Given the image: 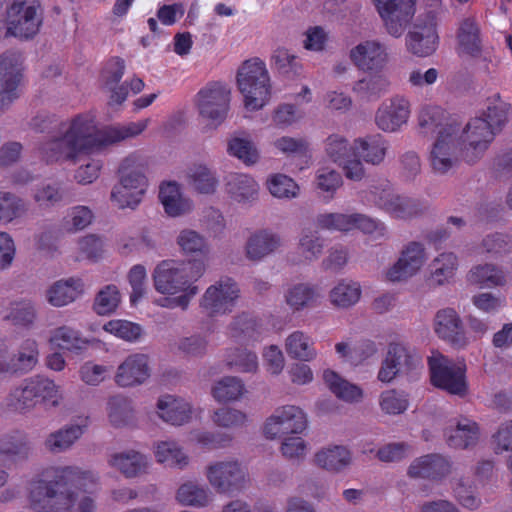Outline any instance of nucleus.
Listing matches in <instances>:
<instances>
[{
  "mask_svg": "<svg viewBox=\"0 0 512 512\" xmlns=\"http://www.w3.org/2000/svg\"><path fill=\"white\" fill-rule=\"evenodd\" d=\"M96 483L93 473L75 466L53 469V479L38 480L30 488V505L36 512H93Z\"/></svg>",
  "mask_w": 512,
  "mask_h": 512,
  "instance_id": "nucleus-1",
  "label": "nucleus"
},
{
  "mask_svg": "<svg viewBox=\"0 0 512 512\" xmlns=\"http://www.w3.org/2000/svg\"><path fill=\"white\" fill-rule=\"evenodd\" d=\"M33 129L47 133L49 139L39 147L47 163L72 160L88 155L96 146V118L94 115H78L66 123H58L54 116H36Z\"/></svg>",
  "mask_w": 512,
  "mask_h": 512,
  "instance_id": "nucleus-2",
  "label": "nucleus"
},
{
  "mask_svg": "<svg viewBox=\"0 0 512 512\" xmlns=\"http://www.w3.org/2000/svg\"><path fill=\"white\" fill-rule=\"evenodd\" d=\"M206 270L202 260L178 261L163 260L157 264L153 272L154 287L157 292L169 295L159 305L168 308H186L191 299L198 293L195 282Z\"/></svg>",
  "mask_w": 512,
  "mask_h": 512,
  "instance_id": "nucleus-3",
  "label": "nucleus"
},
{
  "mask_svg": "<svg viewBox=\"0 0 512 512\" xmlns=\"http://www.w3.org/2000/svg\"><path fill=\"white\" fill-rule=\"evenodd\" d=\"M508 110V104L496 98L487 106L483 117L470 120L462 130L457 127L458 142L467 162L473 163L484 155L506 123Z\"/></svg>",
  "mask_w": 512,
  "mask_h": 512,
  "instance_id": "nucleus-4",
  "label": "nucleus"
},
{
  "mask_svg": "<svg viewBox=\"0 0 512 512\" xmlns=\"http://www.w3.org/2000/svg\"><path fill=\"white\" fill-rule=\"evenodd\" d=\"M237 88L248 112L263 109L271 100V77L263 60L254 57L244 61L236 75Z\"/></svg>",
  "mask_w": 512,
  "mask_h": 512,
  "instance_id": "nucleus-5",
  "label": "nucleus"
},
{
  "mask_svg": "<svg viewBox=\"0 0 512 512\" xmlns=\"http://www.w3.org/2000/svg\"><path fill=\"white\" fill-rule=\"evenodd\" d=\"M148 187L142 163L136 155L126 157L119 167V182L112 190V201L121 209H135Z\"/></svg>",
  "mask_w": 512,
  "mask_h": 512,
  "instance_id": "nucleus-6",
  "label": "nucleus"
},
{
  "mask_svg": "<svg viewBox=\"0 0 512 512\" xmlns=\"http://www.w3.org/2000/svg\"><path fill=\"white\" fill-rule=\"evenodd\" d=\"M421 368L422 358L418 351L403 340H395L387 346L377 378L387 384L398 376L416 373Z\"/></svg>",
  "mask_w": 512,
  "mask_h": 512,
  "instance_id": "nucleus-7",
  "label": "nucleus"
},
{
  "mask_svg": "<svg viewBox=\"0 0 512 512\" xmlns=\"http://www.w3.org/2000/svg\"><path fill=\"white\" fill-rule=\"evenodd\" d=\"M428 363L431 382L435 387L458 396H464L467 393L465 364L455 363L439 352H432Z\"/></svg>",
  "mask_w": 512,
  "mask_h": 512,
  "instance_id": "nucleus-8",
  "label": "nucleus"
},
{
  "mask_svg": "<svg viewBox=\"0 0 512 512\" xmlns=\"http://www.w3.org/2000/svg\"><path fill=\"white\" fill-rule=\"evenodd\" d=\"M308 428V416L303 408L297 405L277 407L265 420L262 432L267 439L281 436L303 435Z\"/></svg>",
  "mask_w": 512,
  "mask_h": 512,
  "instance_id": "nucleus-9",
  "label": "nucleus"
},
{
  "mask_svg": "<svg viewBox=\"0 0 512 512\" xmlns=\"http://www.w3.org/2000/svg\"><path fill=\"white\" fill-rule=\"evenodd\" d=\"M40 4L36 0H13L7 7L6 37L20 39L33 38L42 25V17L38 14Z\"/></svg>",
  "mask_w": 512,
  "mask_h": 512,
  "instance_id": "nucleus-10",
  "label": "nucleus"
},
{
  "mask_svg": "<svg viewBox=\"0 0 512 512\" xmlns=\"http://www.w3.org/2000/svg\"><path fill=\"white\" fill-rule=\"evenodd\" d=\"M231 101L227 85L213 83L201 89L195 98L199 116L209 126L219 125L226 117Z\"/></svg>",
  "mask_w": 512,
  "mask_h": 512,
  "instance_id": "nucleus-11",
  "label": "nucleus"
},
{
  "mask_svg": "<svg viewBox=\"0 0 512 512\" xmlns=\"http://www.w3.org/2000/svg\"><path fill=\"white\" fill-rule=\"evenodd\" d=\"M458 142L457 126H440L432 144L428 161L432 171L438 175L447 174L456 164Z\"/></svg>",
  "mask_w": 512,
  "mask_h": 512,
  "instance_id": "nucleus-12",
  "label": "nucleus"
},
{
  "mask_svg": "<svg viewBox=\"0 0 512 512\" xmlns=\"http://www.w3.org/2000/svg\"><path fill=\"white\" fill-rule=\"evenodd\" d=\"M23 70V56L19 51L8 50L0 56V110L18 98Z\"/></svg>",
  "mask_w": 512,
  "mask_h": 512,
  "instance_id": "nucleus-13",
  "label": "nucleus"
},
{
  "mask_svg": "<svg viewBox=\"0 0 512 512\" xmlns=\"http://www.w3.org/2000/svg\"><path fill=\"white\" fill-rule=\"evenodd\" d=\"M39 360L38 343L34 339L24 340L13 356L8 355V346L0 339V375H23L32 371Z\"/></svg>",
  "mask_w": 512,
  "mask_h": 512,
  "instance_id": "nucleus-14",
  "label": "nucleus"
},
{
  "mask_svg": "<svg viewBox=\"0 0 512 512\" xmlns=\"http://www.w3.org/2000/svg\"><path fill=\"white\" fill-rule=\"evenodd\" d=\"M388 33L399 37L416 11V0H372Z\"/></svg>",
  "mask_w": 512,
  "mask_h": 512,
  "instance_id": "nucleus-15",
  "label": "nucleus"
},
{
  "mask_svg": "<svg viewBox=\"0 0 512 512\" xmlns=\"http://www.w3.org/2000/svg\"><path fill=\"white\" fill-rule=\"evenodd\" d=\"M428 255L420 243H410L402 251L398 261L386 271L391 282H400L418 274L426 265Z\"/></svg>",
  "mask_w": 512,
  "mask_h": 512,
  "instance_id": "nucleus-16",
  "label": "nucleus"
},
{
  "mask_svg": "<svg viewBox=\"0 0 512 512\" xmlns=\"http://www.w3.org/2000/svg\"><path fill=\"white\" fill-rule=\"evenodd\" d=\"M317 221L321 228L341 232L359 229L363 233L373 234L382 230L380 222L359 213H328L320 215Z\"/></svg>",
  "mask_w": 512,
  "mask_h": 512,
  "instance_id": "nucleus-17",
  "label": "nucleus"
},
{
  "mask_svg": "<svg viewBox=\"0 0 512 512\" xmlns=\"http://www.w3.org/2000/svg\"><path fill=\"white\" fill-rule=\"evenodd\" d=\"M239 298V289L236 283L229 279H221L205 291L201 306L210 314L226 313L231 311Z\"/></svg>",
  "mask_w": 512,
  "mask_h": 512,
  "instance_id": "nucleus-18",
  "label": "nucleus"
},
{
  "mask_svg": "<svg viewBox=\"0 0 512 512\" xmlns=\"http://www.w3.org/2000/svg\"><path fill=\"white\" fill-rule=\"evenodd\" d=\"M349 59L360 70L373 71L381 69L388 62L387 48L374 39H366L355 44L349 50Z\"/></svg>",
  "mask_w": 512,
  "mask_h": 512,
  "instance_id": "nucleus-19",
  "label": "nucleus"
},
{
  "mask_svg": "<svg viewBox=\"0 0 512 512\" xmlns=\"http://www.w3.org/2000/svg\"><path fill=\"white\" fill-rule=\"evenodd\" d=\"M410 113L409 101L402 96H395L380 105L375 122L384 132H396L407 124Z\"/></svg>",
  "mask_w": 512,
  "mask_h": 512,
  "instance_id": "nucleus-20",
  "label": "nucleus"
},
{
  "mask_svg": "<svg viewBox=\"0 0 512 512\" xmlns=\"http://www.w3.org/2000/svg\"><path fill=\"white\" fill-rule=\"evenodd\" d=\"M439 45L437 24L434 20L414 26L406 37L407 50L417 57L433 54Z\"/></svg>",
  "mask_w": 512,
  "mask_h": 512,
  "instance_id": "nucleus-21",
  "label": "nucleus"
},
{
  "mask_svg": "<svg viewBox=\"0 0 512 512\" xmlns=\"http://www.w3.org/2000/svg\"><path fill=\"white\" fill-rule=\"evenodd\" d=\"M206 477L219 492H226L245 479V471L237 461L215 462L207 467Z\"/></svg>",
  "mask_w": 512,
  "mask_h": 512,
  "instance_id": "nucleus-22",
  "label": "nucleus"
},
{
  "mask_svg": "<svg viewBox=\"0 0 512 512\" xmlns=\"http://www.w3.org/2000/svg\"><path fill=\"white\" fill-rule=\"evenodd\" d=\"M149 359L144 354L129 355L118 367L116 382L123 387L144 383L150 377Z\"/></svg>",
  "mask_w": 512,
  "mask_h": 512,
  "instance_id": "nucleus-23",
  "label": "nucleus"
},
{
  "mask_svg": "<svg viewBox=\"0 0 512 512\" xmlns=\"http://www.w3.org/2000/svg\"><path fill=\"white\" fill-rule=\"evenodd\" d=\"M89 425L88 417H80L59 430L50 433L45 439V447L52 453H62L70 449L85 433Z\"/></svg>",
  "mask_w": 512,
  "mask_h": 512,
  "instance_id": "nucleus-24",
  "label": "nucleus"
},
{
  "mask_svg": "<svg viewBox=\"0 0 512 512\" xmlns=\"http://www.w3.org/2000/svg\"><path fill=\"white\" fill-rule=\"evenodd\" d=\"M159 200L170 217H180L192 211L193 203L186 197L176 182H166L160 186Z\"/></svg>",
  "mask_w": 512,
  "mask_h": 512,
  "instance_id": "nucleus-25",
  "label": "nucleus"
},
{
  "mask_svg": "<svg viewBox=\"0 0 512 512\" xmlns=\"http://www.w3.org/2000/svg\"><path fill=\"white\" fill-rule=\"evenodd\" d=\"M157 409L160 418L173 425L188 423L194 415L192 406L188 401L172 395L161 397L158 400Z\"/></svg>",
  "mask_w": 512,
  "mask_h": 512,
  "instance_id": "nucleus-26",
  "label": "nucleus"
},
{
  "mask_svg": "<svg viewBox=\"0 0 512 512\" xmlns=\"http://www.w3.org/2000/svg\"><path fill=\"white\" fill-rule=\"evenodd\" d=\"M30 452L29 440L26 433L13 431L0 438V465L26 459Z\"/></svg>",
  "mask_w": 512,
  "mask_h": 512,
  "instance_id": "nucleus-27",
  "label": "nucleus"
},
{
  "mask_svg": "<svg viewBox=\"0 0 512 512\" xmlns=\"http://www.w3.org/2000/svg\"><path fill=\"white\" fill-rule=\"evenodd\" d=\"M450 471L447 460L439 455H426L415 459L408 468L412 478L438 479Z\"/></svg>",
  "mask_w": 512,
  "mask_h": 512,
  "instance_id": "nucleus-28",
  "label": "nucleus"
},
{
  "mask_svg": "<svg viewBox=\"0 0 512 512\" xmlns=\"http://www.w3.org/2000/svg\"><path fill=\"white\" fill-rule=\"evenodd\" d=\"M314 464L329 472H340L352 462L350 451L344 446H327L318 450L313 458Z\"/></svg>",
  "mask_w": 512,
  "mask_h": 512,
  "instance_id": "nucleus-29",
  "label": "nucleus"
},
{
  "mask_svg": "<svg viewBox=\"0 0 512 512\" xmlns=\"http://www.w3.org/2000/svg\"><path fill=\"white\" fill-rule=\"evenodd\" d=\"M362 288L359 282L343 279L337 282L329 292L330 304L341 310L355 306L361 299Z\"/></svg>",
  "mask_w": 512,
  "mask_h": 512,
  "instance_id": "nucleus-30",
  "label": "nucleus"
},
{
  "mask_svg": "<svg viewBox=\"0 0 512 512\" xmlns=\"http://www.w3.org/2000/svg\"><path fill=\"white\" fill-rule=\"evenodd\" d=\"M226 192L238 203H246L256 198L259 185L249 175L233 173L226 177Z\"/></svg>",
  "mask_w": 512,
  "mask_h": 512,
  "instance_id": "nucleus-31",
  "label": "nucleus"
},
{
  "mask_svg": "<svg viewBox=\"0 0 512 512\" xmlns=\"http://www.w3.org/2000/svg\"><path fill=\"white\" fill-rule=\"evenodd\" d=\"M322 378L324 384L337 398L349 403L362 400L363 390L359 386L342 378L335 371L330 369L324 370Z\"/></svg>",
  "mask_w": 512,
  "mask_h": 512,
  "instance_id": "nucleus-32",
  "label": "nucleus"
},
{
  "mask_svg": "<svg viewBox=\"0 0 512 512\" xmlns=\"http://www.w3.org/2000/svg\"><path fill=\"white\" fill-rule=\"evenodd\" d=\"M83 292V284L80 279L70 278L57 281L47 292V298L51 305L62 307L76 300Z\"/></svg>",
  "mask_w": 512,
  "mask_h": 512,
  "instance_id": "nucleus-33",
  "label": "nucleus"
},
{
  "mask_svg": "<svg viewBox=\"0 0 512 512\" xmlns=\"http://www.w3.org/2000/svg\"><path fill=\"white\" fill-rule=\"evenodd\" d=\"M456 49L462 57H473L480 52L479 29L474 20L465 19L460 23Z\"/></svg>",
  "mask_w": 512,
  "mask_h": 512,
  "instance_id": "nucleus-34",
  "label": "nucleus"
},
{
  "mask_svg": "<svg viewBox=\"0 0 512 512\" xmlns=\"http://www.w3.org/2000/svg\"><path fill=\"white\" fill-rule=\"evenodd\" d=\"M281 244L279 236L269 231H258L250 236L246 244V255L251 260L261 259L275 251Z\"/></svg>",
  "mask_w": 512,
  "mask_h": 512,
  "instance_id": "nucleus-35",
  "label": "nucleus"
},
{
  "mask_svg": "<svg viewBox=\"0 0 512 512\" xmlns=\"http://www.w3.org/2000/svg\"><path fill=\"white\" fill-rule=\"evenodd\" d=\"M434 330L443 339L458 341L462 335V326L456 311L450 308L440 310L435 316Z\"/></svg>",
  "mask_w": 512,
  "mask_h": 512,
  "instance_id": "nucleus-36",
  "label": "nucleus"
},
{
  "mask_svg": "<svg viewBox=\"0 0 512 512\" xmlns=\"http://www.w3.org/2000/svg\"><path fill=\"white\" fill-rule=\"evenodd\" d=\"M458 266V258L454 253H441L432 262L431 281L436 285L450 283L456 275Z\"/></svg>",
  "mask_w": 512,
  "mask_h": 512,
  "instance_id": "nucleus-37",
  "label": "nucleus"
},
{
  "mask_svg": "<svg viewBox=\"0 0 512 512\" xmlns=\"http://www.w3.org/2000/svg\"><path fill=\"white\" fill-rule=\"evenodd\" d=\"M187 181L190 188L201 195H212L218 187V180L205 165H194L187 174Z\"/></svg>",
  "mask_w": 512,
  "mask_h": 512,
  "instance_id": "nucleus-38",
  "label": "nucleus"
},
{
  "mask_svg": "<svg viewBox=\"0 0 512 512\" xmlns=\"http://www.w3.org/2000/svg\"><path fill=\"white\" fill-rule=\"evenodd\" d=\"M285 348L291 358L302 361H312L317 355L310 337L300 331H295L287 337Z\"/></svg>",
  "mask_w": 512,
  "mask_h": 512,
  "instance_id": "nucleus-39",
  "label": "nucleus"
},
{
  "mask_svg": "<svg viewBox=\"0 0 512 512\" xmlns=\"http://www.w3.org/2000/svg\"><path fill=\"white\" fill-rule=\"evenodd\" d=\"M50 342L59 349L75 353L85 350L90 343L87 339L82 338L77 331L66 326L57 328L53 332Z\"/></svg>",
  "mask_w": 512,
  "mask_h": 512,
  "instance_id": "nucleus-40",
  "label": "nucleus"
},
{
  "mask_svg": "<svg viewBox=\"0 0 512 512\" xmlns=\"http://www.w3.org/2000/svg\"><path fill=\"white\" fill-rule=\"evenodd\" d=\"M245 393L244 384L236 377H224L216 381L211 388L213 398L220 403L240 399Z\"/></svg>",
  "mask_w": 512,
  "mask_h": 512,
  "instance_id": "nucleus-41",
  "label": "nucleus"
},
{
  "mask_svg": "<svg viewBox=\"0 0 512 512\" xmlns=\"http://www.w3.org/2000/svg\"><path fill=\"white\" fill-rule=\"evenodd\" d=\"M37 403L57 406L60 401L58 387L53 380L37 375L28 379Z\"/></svg>",
  "mask_w": 512,
  "mask_h": 512,
  "instance_id": "nucleus-42",
  "label": "nucleus"
},
{
  "mask_svg": "<svg viewBox=\"0 0 512 512\" xmlns=\"http://www.w3.org/2000/svg\"><path fill=\"white\" fill-rule=\"evenodd\" d=\"M373 164L381 162L386 154V145L379 137L359 138L354 141V155Z\"/></svg>",
  "mask_w": 512,
  "mask_h": 512,
  "instance_id": "nucleus-43",
  "label": "nucleus"
},
{
  "mask_svg": "<svg viewBox=\"0 0 512 512\" xmlns=\"http://www.w3.org/2000/svg\"><path fill=\"white\" fill-rule=\"evenodd\" d=\"M154 455L159 463L167 466L182 467L187 465L188 457L182 449L171 441H162L156 444Z\"/></svg>",
  "mask_w": 512,
  "mask_h": 512,
  "instance_id": "nucleus-44",
  "label": "nucleus"
},
{
  "mask_svg": "<svg viewBox=\"0 0 512 512\" xmlns=\"http://www.w3.org/2000/svg\"><path fill=\"white\" fill-rule=\"evenodd\" d=\"M448 438L451 446L466 448L476 442L478 438V426L469 419H461Z\"/></svg>",
  "mask_w": 512,
  "mask_h": 512,
  "instance_id": "nucleus-45",
  "label": "nucleus"
},
{
  "mask_svg": "<svg viewBox=\"0 0 512 512\" xmlns=\"http://www.w3.org/2000/svg\"><path fill=\"white\" fill-rule=\"evenodd\" d=\"M326 160L341 165L349 156L354 155V142L349 144L340 135H332L327 138L325 145Z\"/></svg>",
  "mask_w": 512,
  "mask_h": 512,
  "instance_id": "nucleus-46",
  "label": "nucleus"
},
{
  "mask_svg": "<svg viewBox=\"0 0 512 512\" xmlns=\"http://www.w3.org/2000/svg\"><path fill=\"white\" fill-rule=\"evenodd\" d=\"M13 325L29 328L36 319V311L31 301L23 300L11 303L10 311L4 316Z\"/></svg>",
  "mask_w": 512,
  "mask_h": 512,
  "instance_id": "nucleus-47",
  "label": "nucleus"
},
{
  "mask_svg": "<svg viewBox=\"0 0 512 512\" xmlns=\"http://www.w3.org/2000/svg\"><path fill=\"white\" fill-rule=\"evenodd\" d=\"M177 245L185 255H205L208 253V244L204 237L191 229L180 231L176 239Z\"/></svg>",
  "mask_w": 512,
  "mask_h": 512,
  "instance_id": "nucleus-48",
  "label": "nucleus"
},
{
  "mask_svg": "<svg viewBox=\"0 0 512 512\" xmlns=\"http://www.w3.org/2000/svg\"><path fill=\"white\" fill-rule=\"evenodd\" d=\"M468 281L475 285L490 287L503 284L504 276L492 265H478L470 270Z\"/></svg>",
  "mask_w": 512,
  "mask_h": 512,
  "instance_id": "nucleus-49",
  "label": "nucleus"
},
{
  "mask_svg": "<svg viewBox=\"0 0 512 512\" xmlns=\"http://www.w3.org/2000/svg\"><path fill=\"white\" fill-rule=\"evenodd\" d=\"M269 192L277 198H294L299 193V187L295 181L283 174H274L267 179Z\"/></svg>",
  "mask_w": 512,
  "mask_h": 512,
  "instance_id": "nucleus-50",
  "label": "nucleus"
},
{
  "mask_svg": "<svg viewBox=\"0 0 512 512\" xmlns=\"http://www.w3.org/2000/svg\"><path fill=\"white\" fill-rule=\"evenodd\" d=\"M103 330L126 341H135L142 335V328L138 324L123 319L108 321L103 325Z\"/></svg>",
  "mask_w": 512,
  "mask_h": 512,
  "instance_id": "nucleus-51",
  "label": "nucleus"
},
{
  "mask_svg": "<svg viewBox=\"0 0 512 512\" xmlns=\"http://www.w3.org/2000/svg\"><path fill=\"white\" fill-rule=\"evenodd\" d=\"M388 82L380 76H370L359 80L353 86V92L361 99L369 100L379 97L386 91Z\"/></svg>",
  "mask_w": 512,
  "mask_h": 512,
  "instance_id": "nucleus-52",
  "label": "nucleus"
},
{
  "mask_svg": "<svg viewBox=\"0 0 512 512\" xmlns=\"http://www.w3.org/2000/svg\"><path fill=\"white\" fill-rule=\"evenodd\" d=\"M379 405L385 414L398 415L407 410L408 400L403 393L389 389L381 393Z\"/></svg>",
  "mask_w": 512,
  "mask_h": 512,
  "instance_id": "nucleus-53",
  "label": "nucleus"
},
{
  "mask_svg": "<svg viewBox=\"0 0 512 512\" xmlns=\"http://www.w3.org/2000/svg\"><path fill=\"white\" fill-rule=\"evenodd\" d=\"M229 153L246 165L255 164L259 159V153L255 145L245 138H233L228 145Z\"/></svg>",
  "mask_w": 512,
  "mask_h": 512,
  "instance_id": "nucleus-54",
  "label": "nucleus"
},
{
  "mask_svg": "<svg viewBox=\"0 0 512 512\" xmlns=\"http://www.w3.org/2000/svg\"><path fill=\"white\" fill-rule=\"evenodd\" d=\"M315 299V293L307 285L297 284L287 289L285 300L293 310H300L311 304Z\"/></svg>",
  "mask_w": 512,
  "mask_h": 512,
  "instance_id": "nucleus-55",
  "label": "nucleus"
},
{
  "mask_svg": "<svg viewBox=\"0 0 512 512\" xmlns=\"http://www.w3.org/2000/svg\"><path fill=\"white\" fill-rule=\"evenodd\" d=\"M112 464L127 476L136 475L146 464L144 457L137 452L114 456Z\"/></svg>",
  "mask_w": 512,
  "mask_h": 512,
  "instance_id": "nucleus-56",
  "label": "nucleus"
},
{
  "mask_svg": "<svg viewBox=\"0 0 512 512\" xmlns=\"http://www.w3.org/2000/svg\"><path fill=\"white\" fill-rule=\"evenodd\" d=\"M128 281L132 292L130 302L137 305L146 294L147 271L142 265L133 266L128 273Z\"/></svg>",
  "mask_w": 512,
  "mask_h": 512,
  "instance_id": "nucleus-57",
  "label": "nucleus"
},
{
  "mask_svg": "<svg viewBox=\"0 0 512 512\" xmlns=\"http://www.w3.org/2000/svg\"><path fill=\"white\" fill-rule=\"evenodd\" d=\"M9 400L10 405L19 411L33 408L37 404L35 394L31 389L28 379L24 381L22 386L11 391Z\"/></svg>",
  "mask_w": 512,
  "mask_h": 512,
  "instance_id": "nucleus-58",
  "label": "nucleus"
},
{
  "mask_svg": "<svg viewBox=\"0 0 512 512\" xmlns=\"http://www.w3.org/2000/svg\"><path fill=\"white\" fill-rule=\"evenodd\" d=\"M299 251L307 260L318 258L323 251V241L312 231H303L299 240Z\"/></svg>",
  "mask_w": 512,
  "mask_h": 512,
  "instance_id": "nucleus-59",
  "label": "nucleus"
},
{
  "mask_svg": "<svg viewBox=\"0 0 512 512\" xmlns=\"http://www.w3.org/2000/svg\"><path fill=\"white\" fill-rule=\"evenodd\" d=\"M247 420L245 413L232 409L221 408L214 412L212 421L214 424L224 428H235L243 425Z\"/></svg>",
  "mask_w": 512,
  "mask_h": 512,
  "instance_id": "nucleus-60",
  "label": "nucleus"
},
{
  "mask_svg": "<svg viewBox=\"0 0 512 512\" xmlns=\"http://www.w3.org/2000/svg\"><path fill=\"white\" fill-rule=\"evenodd\" d=\"M120 293L115 285H106L98 292V314L114 312L120 304Z\"/></svg>",
  "mask_w": 512,
  "mask_h": 512,
  "instance_id": "nucleus-61",
  "label": "nucleus"
},
{
  "mask_svg": "<svg viewBox=\"0 0 512 512\" xmlns=\"http://www.w3.org/2000/svg\"><path fill=\"white\" fill-rule=\"evenodd\" d=\"M281 452L288 459H301L307 453V443L302 435L281 436Z\"/></svg>",
  "mask_w": 512,
  "mask_h": 512,
  "instance_id": "nucleus-62",
  "label": "nucleus"
},
{
  "mask_svg": "<svg viewBox=\"0 0 512 512\" xmlns=\"http://www.w3.org/2000/svg\"><path fill=\"white\" fill-rule=\"evenodd\" d=\"M379 205L394 217H405L408 214L409 202L392 192H385L380 198Z\"/></svg>",
  "mask_w": 512,
  "mask_h": 512,
  "instance_id": "nucleus-63",
  "label": "nucleus"
},
{
  "mask_svg": "<svg viewBox=\"0 0 512 512\" xmlns=\"http://www.w3.org/2000/svg\"><path fill=\"white\" fill-rule=\"evenodd\" d=\"M178 500L185 505H204L208 502L206 490L195 484L182 485L177 494Z\"/></svg>",
  "mask_w": 512,
  "mask_h": 512,
  "instance_id": "nucleus-64",
  "label": "nucleus"
}]
</instances>
